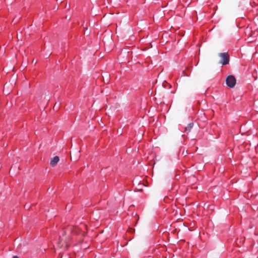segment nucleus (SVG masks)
Wrapping results in <instances>:
<instances>
[{
  "label": "nucleus",
  "instance_id": "nucleus-1",
  "mask_svg": "<svg viewBox=\"0 0 258 258\" xmlns=\"http://www.w3.org/2000/svg\"><path fill=\"white\" fill-rule=\"evenodd\" d=\"M219 56L221 57L220 63L222 65H226L229 63V57L228 53H220Z\"/></svg>",
  "mask_w": 258,
  "mask_h": 258
},
{
  "label": "nucleus",
  "instance_id": "nucleus-2",
  "mask_svg": "<svg viewBox=\"0 0 258 258\" xmlns=\"http://www.w3.org/2000/svg\"><path fill=\"white\" fill-rule=\"evenodd\" d=\"M226 85L229 88H233L236 84V79L233 76H229L226 79Z\"/></svg>",
  "mask_w": 258,
  "mask_h": 258
},
{
  "label": "nucleus",
  "instance_id": "nucleus-3",
  "mask_svg": "<svg viewBox=\"0 0 258 258\" xmlns=\"http://www.w3.org/2000/svg\"><path fill=\"white\" fill-rule=\"evenodd\" d=\"M59 160V158L58 156H56L54 157L50 161V165L52 167L55 166Z\"/></svg>",
  "mask_w": 258,
  "mask_h": 258
},
{
  "label": "nucleus",
  "instance_id": "nucleus-4",
  "mask_svg": "<svg viewBox=\"0 0 258 258\" xmlns=\"http://www.w3.org/2000/svg\"><path fill=\"white\" fill-rule=\"evenodd\" d=\"M194 125V123H190L188 124V125L187 126V127H185V131L186 132H189L191 130V128Z\"/></svg>",
  "mask_w": 258,
  "mask_h": 258
},
{
  "label": "nucleus",
  "instance_id": "nucleus-5",
  "mask_svg": "<svg viewBox=\"0 0 258 258\" xmlns=\"http://www.w3.org/2000/svg\"><path fill=\"white\" fill-rule=\"evenodd\" d=\"M13 258H19L18 256L15 255L13 257Z\"/></svg>",
  "mask_w": 258,
  "mask_h": 258
}]
</instances>
